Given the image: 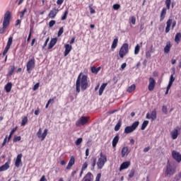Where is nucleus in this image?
<instances>
[{"mask_svg":"<svg viewBox=\"0 0 181 181\" xmlns=\"http://www.w3.org/2000/svg\"><path fill=\"white\" fill-rule=\"evenodd\" d=\"M88 87H90V80H88V76L86 74H83V72H81L76 81V95L79 94L81 91H86Z\"/></svg>","mask_w":181,"mask_h":181,"instance_id":"nucleus-1","label":"nucleus"},{"mask_svg":"<svg viewBox=\"0 0 181 181\" xmlns=\"http://www.w3.org/2000/svg\"><path fill=\"white\" fill-rule=\"evenodd\" d=\"M11 11H8L4 14V21H3V28L0 29V33H5V30H6V28L9 26V23H11Z\"/></svg>","mask_w":181,"mask_h":181,"instance_id":"nucleus-2","label":"nucleus"},{"mask_svg":"<svg viewBox=\"0 0 181 181\" xmlns=\"http://www.w3.org/2000/svg\"><path fill=\"white\" fill-rule=\"evenodd\" d=\"M176 173V166L175 164L170 163L169 160L167 163L165 175V176H172Z\"/></svg>","mask_w":181,"mask_h":181,"instance_id":"nucleus-3","label":"nucleus"},{"mask_svg":"<svg viewBox=\"0 0 181 181\" xmlns=\"http://www.w3.org/2000/svg\"><path fill=\"white\" fill-rule=\"evenodd\" d=\"M105 163H107V156L101 152L100 153V158H98L97 162L98 168L102 169L103 168H104V165H105Z\"/></svg>","mask_w":181,"mask_h":181,"instance_id":"nucleus-4","label":"nucleus"},{"mask_svg":"<svg viewBox=\"0 0 181 181\" xmlns=\"http://www.w3.org/2000/svg\"><path fill=\"white\" fill-rule=\"evenodd\" d=\"M129 52L128 43H124L122 45L119 51V56L121 59H124V56H127Z\"/></svg>","mask_w":181,"mask_h":181,"instance_id":"nucleus-5","label":"nucleus"},{"mask_svg":"<svg viewBox=\"0 0 181 181\" xmlns=\"http://www.w3.org/2000/svg\"><path fill=\"white\" fill-rule=\"evenodd\" d=\"M139 125V121L134 122L132 126H127L124 128V134H132V132H134L136 128H138Z\"/></svg>","mask_w":181,"mask_h":181,"instance_id":"nucleus-6","label":"nucleus"},{"mask_svg":"<svg viewBox=\"0 0 181 181\" xmlns=\"http://www.w3.org/2000/svg\"><path fill=\"white\" fill-rule=\"evenodd\" d=\"M170 26H172V30L175 29L176 27V21L172 20V18H168L166 22L165 33H169L170 32Z\"/></svg>","mask_w":181,"mask_h":181,"instance_id":"nucleus-7","label":"nucleus"},{"mask_svg":"<svg viewBox=\"0 0 181 181\" xmlns=\"http://www.w3.org/2000/svg\"><path fill=\"white\" fill-rule=\"evenodd\" d=\"M89 119L90 117H81V118L76 122V127H83L86 125L88 122Z\"/></svg>","mask_w":181,"mask_h":181,"instance_id":"nucleus-8","label":"nucleus"},{"mask_svg":"<svg viewBox=\"0 0 181 181\" xmlns=\"http://www.w3.org/2000/svg\"><path fill=\"white\" fill-rule=\"evenodd\" d=\"M35 58L33 57L31 59H30L27 64H26V69H27V71L28 73H30V71H32V70H33V69H35Z\"/></svg>","mask_w":181,"mask_h":181,"instance_id":"nucleus-9","label":"nucleus"},{"mask_svg":"<svg viewBox=\"0 0 181 181\" xmlns=\"http://www.w3.org/2000/svg\"><path fill=\"white\" fill-rule=\"evenodd\" d=\"M49 130H47V129H45L43 132V133L42 134V129H39L38 132H37V138H40V139H41V141H45V139L46 138V136H47V132Z\"/></svg>","mask_w":181,"mask_h":181,"instance_id":"nucleus-10","label":"nucleus"},{"mask_svg":"<svg viewBox=\"0 0 181 181\" xmlns=\"http://www.w3.org/2000/svg\"><path fill=\"white\" fill-rule=\"evenodd\" d=\"M148 91H153V89L155 88V86H156V81L152 77H150L148 78Z\"/></svg>","mask_w":181,"mask_h":181,"instance_id":"nucleus-11","label":"nucleus"},{"mask_svg":"<svg viewBox=\"0 0 181 181\" xmlns=\"http://www.w3.org/2000/svg\"><path fill=\"white\" fill-rule=\"evenodd\" d=\"M146 119H151V121H155L157 118L156 109L152 110L151 113L148 112L146 115Z\"/></svg>","mask_w":181,"mask_h":181,"instance_id":"nucleus-12","label":"nucleus"},{"mask_svg":"<svg viewBox=\"0 0 181 181\" xmlns=\"http://www.w3.org/2000/svg\"><path fill=\"white\" fill-rule=\"evenodd\" d=\"M180 131V127L177 126L173 131L170 132L172 139H177L179 136V132Z\"/></svg>","mask_w":181,"mask_h":181,"instance_id":"nucleus-13","label":"nucleus"},{"mask_svg":"<svg viewBox=\"0 0 181 181\" xmlns=\"http://www.w3.org/2000/svg\"><path fill=\"white\" fill-rule=\"evenodd\" d=\"M59 8L54 7L53 9H52L49 13H48V18L49 19H54L56 16H57V13H59Z\"/></svg>","mask_w":181,"mask_h":181,"instance_id":"nucleus-14","label":"nucleus"},{"mask_svg":"<svg viewBox=\"0 0 181 181\" xmlns=\"http://www.w3.org/2000/svg\"><path fill=\"white\" fill-rule=\"evenodd\" d=\"M172 157L177 162V163H180L181 162V154L180 153L176 151H172Z\"/></svg>","mask_w":181,"mask_h":181,"instance_id":"nucleus-15","label":"nucleus"},{"mask_svg":"<svg viewBox=\"0 0 181 181\" xmlns=\"http://www.w3.org/2000/svg\"><path fill=\"white\" fill-rule=\"evenodd\" d=\"M76 163V158H74V156H72L69 161V163L66 166V170H70L71 168H73V165Z\"/></svg>","mask_w":181,"mask_h":181,"instance_id":"nucleus-16","label":"nucleus"},{"mask_svg":"<svg viewBox=\"0 0 181 181\" xmlns=\"http://www.w3.org/2000/svg\"><path fill=\"white\" fill-rule=\"evenodd\" d=\"M15 166L16 168H19V166H22V153H20L17 156L15 162Z\"/></svg>","mask_w":181,"mask_h":181,"instance_id":"nucleus-17","label":"nucleus"},{"mask_svg":"<svg viewBox=\"0 0 181 181\" xmlns=\"http://www.w3.org/2000/svg\"><path fill=\"white\" fill-rule=\"evenodd\" d=\"M129 166H131V161L123 162L119 167V170H124V169H128Z\"/></svg>","mask_w":181,"mask_h":181,"instance_id":"nucleus-18","label":"nucleus"},{"mask_svg":"<svg viewBox=\"0 0 181 181\" xmlns=\"http://www.w3.org/2000/svg\"><path fill=\"white\" fill-rule=\"evenodd\" d=\"M64 47H65V51L64 52V56L66 57V56H67L69 54V53H70V52H71L73 47L69 44H66L64 45Z\"/></svg>","mask_w":181,"mask_h":181,"instance_id":"nucleus-19","label":"nucleus"},{"mask_svg":"<svg viewBox=\"0 0 181 181\" xmlns=\"http://www.w3.org/2000/svg\"><path fill=\"white\" fill-rule=\"evenodd\" d=\"M128 153H129L128 146H124L122 148V151H121L122 158H125V156H128Z\"/></svg>","mask_w":181,"mask_h":181,"instance_id":"nucleus-20","label":"nucleus"},{"mask_svg":"<svg viewBox=\"0 0 181 181\" xmlns=\"http://www.w3.org/2000/svg\"><path fill=\"white\" fill-rule=\"evenodd\" d=\"M57 43V38L54 37L52 38L48 45V50H50V49H53L54 47V45Z\"/></svg>","mask_w":181,"mask_h":181,"instance_id":"nucleus-21","label":"nucleus"},{"mask_svg":"<svg viewBox=\"0 0 181 181\" xmlns=\"http://www.w3.org/2000/svg\"><path fill=\"white\" fill-rule=\"evenodd\" d=\"M119 141V136L117 134L113 138L112 141V145L113 148H117V144H118Z\"/></svg>","mask_w":181,"mask_h":181,"instance_id":"nucleus-22","label":"nucleus"},{"mask_svg":"<svg viewBox=\"0 0 181 181\" xmlns=\"http://www.w3.org/2000/svg\"><path fill=\"white\" fill-rule=\"evenodd\" d=\"M166 8H163L161 11L160 16V22H162L165 18H166Z\"/></svg>","mask_w":181,"mask_h":181,"instance_id":"nucleus-23","label":"nucleus"},{"mask_svg":"<svg viewBox=\"0 0 181 181\" xmlns=\"http://www.w3.org/2000/svg\"><path fill=\"white\" fill-rule=\"evenodd\" d=\"M172 47V44H170V42H168L166 43L165 47H164V53H169L170 52V49Z\"/></svg>","mask_w":181,"mask_h":181,"instance_id":"nucleus-24","label":"nucleus"},{"mask_svg":"<svg viewBox=\"0 0 181 181\" xmlns=\"http://www.w3.org/2000/svg\"><path fill=\"white\" fill-rule=\"evenodd\" d=\"M93 180V174L91 173H88L83 177L82 181H91Z\"/></svg>","mask_w":181,"mask_h":181,"instance_id":"nucleus-25","label":"nucleus"},{"mask_svg":"<svg viewBox=\"0 0 181 181\" xmlns=\"http://www.w3.org/2000/svg\"><path fill=\"white\" fill-rule=\"evenodd\" d=\"M107 85L108 83H103L101 85V86L99 88V95H103V93H104V90H105V87H107Z\"/></svg>","mask_w":181,"mask_h":181,"instance_id":"nucleus-26","label":"nucleus"},{"mask_svg":"<svg viewBox=\"0 0 181 181\" xmlns=\"http://www.w3.org/2000/svg\"><path fill=\"white\" fill-rule=\"evenodd\" d=\"M90 70L93 74H98V71L101 70V66H98V68L95 66H92Z\"/></svg>","mask_w":181,"mask_h":181,"instance_id":"nucleus-27","label":"nucleus"},{"mask_svg":"<svg viewBox=\"0 0 181 181\" xmlns=\"http://www.w3.org/2000/svg\"><path fill=\"white\" fill-rule=\"evenodd\" d=\"M6 93H11V90H12V83L8 82L4 87Z\"/></svg>","mask_w":181,"mask_h":181,"instance_id":"nucleus-28","label":"nucleus"},{"mask_svg":"<svg viewBox=\"0 0 181 181\" xmlns=\"http://www.w3.org/2000/svg\"><path fill=\"white\" fill-rule=\"evenodd\" d=\"M118 46V37H116L113 40L111 49H116L117 47Z\"/></svg>","mask_w":181,"mask_h":181,"instance_id":"nucleus-29","label":"nucleus"},{"mask_svg":"<svg viewBox=\"0 0 181 181\" xmlns=\"http://www.w3.org/2000/svg\"><path fill=\"white\" fill-rule=\"evenodd\" d=\"M8 168H9V163L7 162L4 165H3L0 167V172H4L5 170H8Z\"/></svg>","mask_w":181,"mask_h":181,"instance_id":"nucleus-30","label":"nucleus"},{"mask_svg":"<svg viewBox=\"0 0 181 181\" xmlns=\"http://www.w3.org/2000/svg\"><path fill=\"white\" fill-rule=\"evenodd\" d=\"M12 42H13V36H10L8 37L6 47L11 49V46H12Z\"/></svg>","mask_w":181,"mask_h":181,"instance_id":"nucleus-31","label":"nucleus"},{"mask_svg":"<svg viewBox=\"0 0 181 181\" xmlns=\"http://www.w3.org/2000/svg\"><path fill=\"white\" fill-rule=\"evenodd\" d=\"M121 125H122V122L121 121V119H119L117 124L115 126L114 130L116 132H118V130L121 129Z\"/></svg>","mask_w":181,"mask_h":181,"instance_id":"nucleus-32","label":"nucleus"},{"mask_svg":"<svg viewBox=\"0 0 181 181\" xmlns=\"http://www.w3.org/2000/svg\"><path fill=\"white\" fill-rule=\"evenodd\" d=\"M180 39H181V33H177L175 35V42L176 43H179V42H180Z\"/></svg>","mask_w":181,"mask_h":181,"instance_id":"nucleus-33","label":"nucleus"},{"mask_svg":"<svg viewBox=\"0 0 181 181\" xmlns=\"http://www.w3.org/2000/svg\"><path fill=\"white\" fill-rule=\"evenodd\" d=\"M148 124H149V121H148V120H144L143 122V124L141 127V131L145 130V128H146V127H148Z\"/></svg>","mask_w":181,"mask_h":181,"instance_id":"nucleus-34","label":"nucleus"},{"mask_svg":"<svg viewBox=\"0 0 181 181\" xmlns=\"http://www.w3.org/2000/svg\"><path fill=\"white\" fill-rule=\"evenodd\" d=\"M135 88H136V86L135 84H132L127 88V93H132V91H135Z\"/></svg>","mask_w":181,"mask_h":181,"instance_id":"nucleus-35","label":"nucleus"},{"mask_svg":"<svg viewBox=\"0 0 181 181\" xmlns=\"http://www.w3.org/2000/svg\"><path fill=\"white\" fill-rule=\"evenodd\" d=\"M15 70H16V67L15 66V65L11 66V69H10V71L8 73V76H12L13 74V73H15Z\"/></svg>","mask_w":181,"mask_h":181,"instance_id":"nucleus-36","label":"nucleus"},{"mask_svg":"<svg viewBox=\"0 0 181 181\" xmlns=\"http://www.w3.org/2000/svg\"><path fill=\"white\" fill-rule=\"evenodd\" d=\"M28 124V117H24L22 119L21 127H25Z\"/></svg>","mask_w":181,"mask_h":181,"instance_id":"nucleus-37","label":"nucleus"},{"mask_svg":"<svg viewBox=\"0 0 181 181\" xmlns=\"http://www.w3.org/2000/svg\"><path fill=\"white\" fill-rule=\"evenodd\" d=\"M67 15H69V10L65 11L64 15L61 18V20L66 21V19H67Z\"/></svg>","mask_w":181,"mask_h":181,"instance_id":"nucleus-38","label":"nucleus"},{"mask_svg":"<svg viewBox=\"0 0 181 181\" xmlns=\"http://www.w3.org/2000/svg\"><path fill=\"white\" fill-rule=\"evenodd\" d=\"M141 49V47L139 44H137L134 48V54H138L139 53V50Z\"/></svg>","mask_w":181,"mask_h":181,"instance_id":"nucleus-39","label":"nucleus"},{"mask_svg":"<svg viewBox=\"0 0 181 181\" xmlns=\"http://www.w3.org/2000/svg\"><path fill=\"white\" fill-rule=\"evenodd\" d=\"M172 4V1L171 0H165V6L167 8V9H170V4Z\"/></svg>","mask_w":181,"mask_h":181,"instance_id":"nucleus-40","label":"nucleus"},{"mask_svg":"<svg viewBox=\"0 0 181 181\" xmlns=\"http://www.w3.org/2000/svg\"><path fill=\"white\" fill-rule=\"evenodd\" d=\"M64 32V28H63V27H61L57 33L58 37H60V36H62L63 35Z\"/></svg>","mask_w":181,"mask_h":181,"instance_id":"nucleus-41","label":"nucleus"},{"mask_svg":"<svg viewBox=\"0 0 181 181\" xmlns=\"http://www.w3.org/2000/svg\"><path fill=\"white\" fill-rule=\"evenodd\" d=\"M22 139V137L21 136H15L13 139V142H19Z\"/></svg>","mask_w":181,"mask_h":181,"instance_id":"nucleus-42","label":"nucleus"},{"mask_svg":"<svg viewBox=\"0 0 181 181\" xmlns=\"http://www.w3.org/2000/svg\"><path fill=\"white\" fill-rule=\"evenodd\" d=\"M135 176V170H132L129 174V179H132Z\"/></svg>","mask_w":181,"mask_h":181,"instance_id":"nucleus-43","label":"nucleus"},{"mask_svg":"<svg viewBox=\"0 0 181 181\" xmlns=\"http://www.w3.org/2000/svg\"><path fill=\"white\" fill-rule=\"evenodd\" d=\"M28 12V8H25L23 11L20 13V18H23L25 16V13Z\"/></svg>","mask_w":181,"mask_h":181,"instance_id":"nucleus-44","label":"nucleus"},{"mask_svg":"<svg viewBox=\"0 0 181 181\" xmlns=\"http://www.w3.org/2000/svg\"><path fill=\"white\" fill-rule=\"evenodd\" d=\"M54 25H56V21L52 20V21H50L49 22V28H53L54 26Z\"/></svg>","mask_w":181,"mask_h":181,"instance_id":"nucleus-45","label":"nucleus"},{"mask_svg":"<svg viewBox=\"0 0 181 181\" xmlns=\"http://www.w3.org/2000/svg\"><path fill=\"white\" fill-rule=\"evenodd\" d=\"M81 142H83V138H78L76 141H75V144L76 146H78L81 144Z\"/></svg>","mask_w":181,"mask_h":181,"instance_id":"nucleus-46","label":"nucleus"},{"mask_svg":"<svg viewBox=\"0 0 181 181\" xmlns=\"http://www.w3.org/2000/svg\"><path fill=\"white\" fill-rule=\"evenodd\" d=\"M119 8H121V5L116 4L113 5V9L115 11H118V9H119Z\"/></svg>","mask_w":181,"mask_h":181,"instance_id":"nucleus-47","label":"nucleus"},{"mask_svg":"<svg viewBox=\"0 0 181 181\" xmlns=\"http://www.w3.org/2000/svg\"><path fill=\"white\" fill-rule=\"evenodd\" d=\"M88 166V163L85 162L82 165V170H86Z\"/></svg>","mask_w":181,"mask_h":181,"instance_id":"nucleus-48","label":"nucleus"},{"mask_svg":"<svg viewBox=\"0 0 181 181\" xmlns=\"http://www.w3.org/2000/svg\"><path fill=\"white\" fill-rule=\"evenodd\" d=\"M136 22V18H135V16H132L131 17V23L132 25H135Z\"/></svg>","mask_w":181,"mask_h":181,"instance_id":"nucleus-49","label":"nucleus"},{"mask_svg":"<svg viewBox=\"0 0 181 181\" xmlns=\"http://www.w3.org/2000/svg\"><path fill=\"white\" fill-rule=\"evenodd\" d=\"M32 37V28L30 30L28 37L27 38V42H30V38Z\"/></svg>","mask_w":181,"mask_h":181,"instance_id":"nucleus-50","label":"nucleus"},{"mask_svg":"<svg viewBox=\"0 0 181 181\" xmlns=\"http://www.w3.org/2000/svg\"><path fill=\"white\" fill-rule=\"evenodd\" d=\"M40 84V83H37L36 84L34 85V86L33 88V91H36V90H37V88H39Z\"/></svg>","mask_w":181,"mask_h":181,"instance_id":"nucleus-51","label":"nucleus"},{"mask_svg":"<svg viewBox=\"0 0 181 181\" xmlns=\"http://www.w3.org/2000/svg\"><path fill=\"white\" fill-rule=\"evenodd\" d=\"M162 111L164 114H168V107L165 105H163L162 107Z\"/></svg>","mask_w":181,"mask_h":181,"instance_id":"nucleus-52","label":"nucleus"},{"mask_svg":"<svg viewBox=\"0 0 181 181\" xmlns=\"http://www.w3.org/2000/svg\"><path fill=\"white\" fill-rule=\"evenodd\" d=\"M90 13H95V10L93 8V5L89 6Z\"/></svg>","mask_w":181,"mask_h":181,"instance_id":"nucleus-53","label":"nucleus"},{"mask_svg":"<svg viewBox=\"0 0 181 181\" xmlns=\"http://www.w3.org/2000/svg\"><path fill=\"white\" fill-rule=\"evenodd\" d=\"M97 163V158H93V163H92V168L93 169H94V168H95V164Z\"/></svg>","mask_w":181,"mask_h":181,"instance_id":"nucleus-54","label":"nucleus"},{"mask_svg":"<svg viewBox=\"0 0 181 181\" xmlns=\"http://www.w3.org/2000/svg\"><path fill=\"white\" fill-rule=\"evenodd\" d=\"M173 74H171L170 77V81H169V83H173V82L175 81V77H173Z\"/></svg>","mask_w":181,"mask_h":181,"instance_id":"nucleus-55","label":"nucleus"},{"mask_svg":"<svg viewBox=\"0 0 181 181\" xmlns=\"http://www.w3.org/2000/svg\"><path fill=\"white\" fill-rule=\"evenodd\" d=\"M10 48H8V47H6L4 52H3V57L5 56V54H6V53H8V50Z\"/></svg>","mask_w":181,"mask_h":181,"instance_id":"nucleus-56","label":"nucleus"},{"mask_svg":"<svg viewBox=\"0 0 181 181\" xmlns=\"http://www.w3.org/2000/svg\"><path fill=\"white\" fill-rule=\"evenodd\" d=\"M101 179V173H98L95 181H100Z\"/></svg>","mask_w":181,"mask_h":181,"instance_id":"nucleus-57","label":"nucleus"},{"mask_svg":"<svg viewBox=\"0 0 181 181\" xmlns=\"http://www.w3.org/2000/svg\"><path fill=\"white\" fill-rule=\"evenodd\" d=\"M18 129V127H14L10 132L11 135H13L15 132H16V130Z\"/></svg>","mask_w":181,"mask_h":181,"instance_id":"nucleus-58","label":"nucleus"},{"mask_svg":"<svg viewBox=\"0 0 181 181\" xmlns=\"http://www.w3.org/2000/svg\"><path fill=\"white\" fill-rule=\"evenodd\" d=\"M7 139H8V136H6L5 139H4L3 143L1 144V146H5V145H6Z\"/></svg>","mask_w":181,"mask_h":181,"instance_id":"nucleus-59","label":"nucleus"},{"mask_svg":"<svg viewBox=\"0 0 181 181\" xmlns=\"http://www.w3.org/2000/svg\"><path fill=\"white\" fill-rule=\"evenodd\" d=\"M146 59H151V52L148 51L146 52Z\"/></svg>","mask_w":181,"mask_h":181,"instance_id":"nucleus-60","label":"nucleus"},{"mask_svg":"<svg viewBox=\"0 0 181 181\" xmlns=\"http://www.w3.org/2000/svg\"><path fill=\"white\" fill-rule=\"evenodd\" d=\"M64 2V0H57V5H63V3Z\"/></svg>","mask_w":181,"mask_h":181,"instance_id":"nucleus-61","label":"nucleus"},{"mask_svg":"<svg viewBox=\"0 0 181 181\" xmlns=\"http://www.w3.org/2000/svg\"><path fill=\"white\" fill-rule=\"evenodd\" d=\"M56 100V96H54L52 98H50L48 102H49V104H51V103L53 104V103H54V100Z\"/></svg>","mask_w":181,"mask_h":181,"instance_id":"nucleus-62","label":"nucleus"},{"mask_svg":"<svg viewBox=\"0 0 181 181\" xmlns=\"http://www.w3.org/2000/svg\"><path fill=\"white\" fill-rule=\"evenodd\" d=\"M149 149H151L150 146H147L146 148H144V152L146 153V152H149Z\"/></svg>","mask_w":181,"mask_h":181,"instance_id":"nucleus-63","label":"nucleus"},{"mask_svg":"<svg viewBox=\"0 0 181 181\" xmlns=\"http://www.w3.org/2000/svg\"><path fill=\"white\" fill-rule=\"evenodd\" d=\"M40 181H47V180L46 179V177L45 175H42Z\"/></svg>","mask_w":181,"mask_h":181,"instance_id":"nucleus-64","label":"nucleus"}]
</instances>
